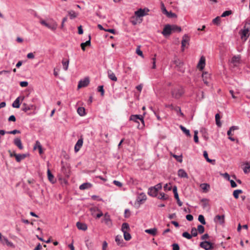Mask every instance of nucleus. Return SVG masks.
Returning <instances> with one entry per match:
<instances>
[{
  "label": "nucleus",
  "instance_id": "36",
  "mask_svg": "<svg viewBox=\"0 0 250 250\" xmlns=\"http://www.w3.org/2000/svg\"><path fill=\"white\" fill-rule=\"evenodd\" d=\"M158 198L161 200H167L168 199V196L163 192L160 193Z\"/></svg>",
  "mask_w": 250,
  "mask_h": 250
},
{
  "label": "nucleus",
  "instance_id": "60",
  "mask_svg": "<svg viewBox=\"0 0 250 250\" xmlns=\"http://www.w3.org/2000/svg\"><path fill=\"white\" fill-rule=\"evenodd\" d=\"M171 188H172V187L170 184L168 185V184H167L164 187V189L166 191H167V190L170 191V190H171Z\"/></svg>",
  "mask_w": 250,
  "mask_h": 250
},
{
  "label": "nucleus",
  "instance_id": "10",
  "mask_svg": "<svg viewBox=\"0 0 250 250\" xmlns=\"http://www.w3.org/2000/svg\"><path fill=\"white\" fill-rule=\"evenodd\" d=\"M249 31L247 29H246L244 28L243 30H241L239 31V34L241 36V38L242 40H244L246 41L249 36Z\"/></svg>",
  "mask_w": 250,
  "mask_h": 250
},
{
  "label": "nucleus",
  "instance_id": "33",
  "mask_svg": "<svg viewBox=\"0 0 250 250\" xmlns=\"http://www.w3.org/2000/svg\"><path fill=\"white\" fill-rule=\"evenodd\" d=\"M69 60L63 59L62 61V64L63 65V69L65 70H67L69 65Z\"/></svg>",
  "mask_w": 250,
  "mask_h": 250
},
{
  "label": "nucleus",
  "instance_id": "22",
  "mask_svg": "<svg viewBox=\"0 0 250 250\" xmlns=\"http://www.w3.org/2000/svg\"><path fill=\"white\" fill-rule=\"evenodd\" d=\"M39 149V153L40 154H42V153H43V151H42V146L41 145V143L39 141H37L36 142V143L34 145V149Z\"/></svg>",
  "mask_w": 250,
  "mask_h": 250
},
{
  "label": "nucleus",
  "instance_id": "58",
  "mask_svg": "<svg viewBox=\"0 0 250 250\" xmlns=\"http://www.w3.org/2000/svg\"><path fill=\"white\" fill-rule=\"evenodd\" d=\"M136 52L139 56L144 57L143 52L140 50V46L137 48Z\"/></svg>",
  "mask_w": 250,
  "mask_h": 250
},
{
  "label": "nucleus",
  "instance_id": "14",
  "mask_svg": "<svg viewBox=\"0 0 250 250\" xmlns=\"http://www.w3.org/2000/svg\"><path fill=\"white\" fill-rule=\"evenodd\" d=\"M89 83V79H84L83 80H81L78 83V88L80 89L83 87H86Z\"/></svg>",
  "mask_w": 250,
  "mask_h": 250
},
{
  "label": "nucleus",
  "instance_id": "54",
  "mask_svg": "<svg viewBox=\"0 0 250 250\" xmlns=\"http://www.w3.org/2000/svg\"><path fill=\"white\" fill-rule=\"evenodd\" d=\"M182 236L184 237H185L188 239H190L192 238V235H191L189 233H188V232H184L182 234Z\"/></svg>",
  "mask_w": 250,
  "mask_h": 250
},
{
  "label": "nucleus",
  "instance_id": "26",
  "mask_svg": "<svg viewBox=\"0 0 250 250\" xmlns=\"http://www.w3.org/2000/svg\"><path fill=\"white\" fill-rule=\"evenodd\" d=\"M173 62L176 65V66L179 67V68L182 67L184 64L183 62L178 58H175L173 61Z\"/></svg>",
  "mask_w": 250,
  "mask_h": 250
},
{
  "label": "nucleus",
  "instance_id": "32",
  "mask_svg": "<svg viewBox=\"0 0 250 250\" xmlns=\"http://www.w3.org/2000/svg\"><path fill=\"white\" fill-rule=\"evenodd\" d=\"M20 97H18L12 104V106L15 108H19L20 106Z\"/></svg>",
  "mask_w": 250,
  "mask_h": 250
},
{
  "label": "nucleus",
  "instance_id": "59",
  "mask_svg": "<svg viewBox=\"0 0 250 250\" xmlns=\"http://www.w3.org/2000/svg\"><path fill=\"white\" fill-rule=\"evenodd\" d=\"M10 72L8 71H0V75H2L3 77H8V75L9 74Z\"/></svg>",
  "mask_w": 250,
  "mask_h": 250
},
{
  "label": "nucleus",
  "instance_id": "45",
  "mask_svg": "<svg viewBox=\"0 0 250 250\" xmlns=\"http://www.w3.org/2000/svg\"><path fill=\"white\" fill-rule=\"evenodd\" d=\"M124 236L125 239L126 241H128V240H130V239L131 238L130 234L129 233H128L127 231L124 232Z\"/></svg>",
  "mask_w": 250,
  "mask_h": 250
},
{
  "label": "nucleus",
  "instance_id": "29",
  "mask_svg": "<svg viewBox=\"0 0 250 250\" xmlns=\"http://www.w3.org/2000/svg\"><path fill=\"white\" fill-rule=\"evenodd\" d=\"M145 231L148 234H150L153 236H155L156 235L157 229L156 228H153L150 229H146Z\"/></svg>",
  "mask_w": 250,
  "mask_h": 250
},
{
  "label": "nucleus",
  "instance_id": "28",
  "mask_svg": "<svg viewBox=\"0 0 250 250\" xmlns=\"http://www.w3.org/2000/svg\"><path fill=\"white\" fill-rule=\"evenodd\" d=\"M200 187L204 192H207L210 188L209 185L207 183L201 184Z\"/></svg>",
  "mask_w": 250,
  "mask_h": 250
},
{
  "label": "nucleus",
  "instance_id": "49",
  "mask_svg": "<svg viewBox=\"0 0 250 250\" xmlns=\"http://www.w3.org/2000/svg\"><path fill=\"white\" fill-rule=\"evenodd\" d=\"M115 241L117 242L118 245H120L122 243V242L123 241V240L122 239L121 236H117L115 238Z\"/></svg>",
  "mask_w": 250,
  "mask_h": 250
},
{
  "label": "nucleus",
  "instance_id": "56",
  "mask_svg": "<svg viewBox=\"0 0 250 250\" xmlns=\"http://www.w3.org/2000/svg\"><path fill=\"white\" fill-rule=\"evenodd\" d=\"M172 156L176 159V160L179 162L181 163L182 162V156H178L175 154H173Z\"/></svg>",
  "mask_w": 250,
  "mask_h": 250
},
{
  "label": "nucleus",
  "instance_id": "63",
  "mask_svg": "<svg viewBox=\"0 0 250 250\" xmlns=\"http://www.w3.org/2000/svg\"><path fill=\"white\" fill-rule=\"evenodd\" d=\"M107 248V243L106 241H104L103 243L102 250H106Z\"/></svg>",
  "mask_w": 250,
  "mask_h": 250
},
{
  "label": "nucleus",
  "instance_id": "9",
  "mask_svg": "<svg viewBox=\"0 0 250 250\" xmlns=\"http://www.w3.org/2000/svg\"><path fill=\"white\" fill-rule=\"evenodd\" d=\"M240 55L234 56L231 58L230 63L232 64L234 66H237L240 63Z\"/></svg>",
  "mask_w": 250,
  "mask_h": 250
},
{
  "label": "nucleus",
  "instance_id": "16",
  "mask_svg": "<svg viewBox=\"0 0 250 250\" xmlns=\"http://www.w3.org/2000/svg\"><path fill=\"white\" fill-rule=\"evenodd\" d=\"M58 26V24L57 22L54 21H52L48 23V25H47V27L49 29L54 31L55 30Z\"/></svg>",
  "mask_w": 250,
  "mask_h": 250
},
{
  "label": "nucleus",
  "instance_id": "48",
  "mask_svg": "<svg viewBox=\"0 0 250 250\" xmlns=\"http://www.w3.org/2000/svg\"><path fill=\"white\" fill-rule=\"evenodd\" d=\"M232 14V11L231 10L225 11L221 15V17H225L226 16H228Z\"/></svg>",
  "mask_w": 250,
  "mask_h": 250
},
{
  "label": "nucleus",
  "instance_id": "52",
  "mask_svg": "<svg viewBox=\"0 0 250 250\" xmlns=\"http://www.w3.org/2000/svg\"><path fill=\"white\" fill-rule=\"evenodd\" d=\"M198 133V132L197 130H195L194 131V141L196 143H198L199 142L198 137L197 136Z\"/></svg>",
  "mask_w": 250,
  "mask_h": 250
},
{
  "label": "nucleus",
  "instance_id": "62",
  "mask_svg": "<svg viewBox=\"0 0 250 250\" xmlns=\"http://www.w3.org/2000/svg\"><path fill=\"white\" fill-rule=\"evenodd\" d=\"M202 76L203 78H208V77H210V74L207 72H203Z\"/></svg>",
  "mask_w": 250,
  "mask_h": 250
},
{
  "label": "nucleus",
  "instance_id": "46",
  "mask_svg": "<svg viewBox=\"0 0 250 250\" xmlns=\"http://www.w3.org/2000/svg\"><path fill=\"white\" fill-rule=\"evenodd\" d=\"M197 230L199 233L202 234L204 232V227L202 225H199L197 226Z\"/></svg>",
  "mask_w": 250,
  "mask_h": 250
},
{
  "label": "nucleus",
  "instance_id": "35",
  "mask_svg": "<svg viewBox=\"0 0 250 250\" xmlns=\"http://www.w3.org/2000/svg\"><path fill=\"white\" fill-rule=\"evenodd\" d=\"M243 193V191L241 189H236L233 191V195L235 199H238L239 195Z\"/></svg>",
  "mask_w": 250,
  "mask_h": 250
},
{
  "label": "nucleus",
  "instance_id": "3",
  "mask_svg": "<svg viewBox=\"0 0 250 250\" xmlns=\"http://www.w3.org/2000/svg\"><path fill=\"white\" fill-rule=\"evenodd\" d=\"M146 198V196L144 193H140L137 197L135 205L139 207L141 204L145 202Z\"/></svg>",
  "mask_w": 250,
  "mask_h": 250
},
{
  "label": "nucleus",
  "instance_id": "5",
  "mask_svg": "<svg viewBox=\"0 0 250 250\" xmlns=\"http://www.w3.org/2000/svg\"><path fill=\"white\" fill-rule=\"evenodd\" d=\"M200 246L206 250H213L214 248L213 243L206 241L201 242Z\"/></svg>",
  "mask_w": 250,
  "mask_h": 250
},
{
  "label": "nucleus",
  "instance_id": "64",
  "mask_svg": "<svg viewBox=\"0 0 250 250\" xmlns=\"http://www.w3.org/2000/svg\"><path fill=\"white\" fill-rule=\"evenodd\" d=\"M173 250H179L180 248L177 244H173L172 245Z\"/></svg>",
  "mask_w": 250,
  "mask_h": 250
},
{
  "label": "nucleus",
  "instance_id": "34",
  "mask_svg": "<svg viewBox=\"0 0 250 250\" xmlns=\"http://www.w3.org/2000/svg\"><path fill=\"white\" fill-rule=\"evenodd\" d=\"M171 31L172 32H180L182 30L181 27L177 25H171Z\"/></svg>",
  "mask_w": 250,
  "mask_h": 250
},
{
  "label": "nucleus",
  "instance_id": "7",
  "mask_svg": "<svg viewBox=\"0 0 250 250\" xmlns=\"http://www.w3.org/2000/svg\"><path fill=\"white\" fill-rule=\"evenodd\" d=\"M0 242L3 245L6 244L8 247H14L13 243L9 241L7 238L2 235L1 233H0Z\"/></svg>",
  "mask_w": 250,
  "mask_h": 250
},
{
  "label": "nucleus",
  "instance_id": "13",
  "mask_svg": "<svg viewBox=\"0 0 250 250\" xmlns=\"http://www.w3.org/2000/svg\"><path fill=\"white\" fill-rule=\"evenodd\" d=\"M214 221L215 222L218 223L219 224L222 225L225 222V216L224 215H216L214 218Z\"/></svg>",
  "mask_w": 250,
  "mask_h": 250
},
{
  "label": "nucleus",
  "instance_id": "8",
  "mask_svg": "<svg viewBox=\"0 0 250 250\" xmlns=\"http://www.w3.org/2000/svg\"><path fill=\"white\" fill-rule=\"evenodd\" d=\"M171 33V26L170 24L166 25L162 32V34L165 37L169 36Z\"/></svg>",
  "mask_w": 250,
  "mask_h": 250
},
{
  "label": "nucleus",
  "instance_id": "50",
  "mask_svg": "<svg viewBox=\"0 0 250 250\" xmlns=\"http://www.w3.org/2000/svg\"><path fill=\"white\" fill-rule=\"evenodd\" d=\"M244 28L246 29H248L249 31H250V20H247L246 21L245 24L244 26Z\"/></svg>",
  "mask_w": 250,
  "mask_h": 250
},
{
  "label": "nucleus",
  "instance_id": "4",
  "mask_svg": "<svg viewBox=\"0 0 250 250\" xmlns=\"http://www.w3.org/2000/svg\"><path fill=\"white\" fill-rule=\"evenodd\" d=\"M149 9L147 8H140L135 12V15L136 17L140 18L147 15Z\"/></svg>",
  "mask_w": 250,
  "mask_h": 250
},
{
  "label": "nucleus",
  "instance_id": "25",
  "mask_svg": "<svg viewBox=\"0 0 250 250\" xmlns=\"http://www.w3.org/2000/svg\"><path fill=\"white\" fill-rule=\"evenodd\" d=\"M178 175L181 178H188L187 172L183 169H180L178 171Z\"/></svg>",
  "mask_w": 250,
  "mask_h": 250
},
{
  "label": "nucleus",
  "instance_id": "27",
  "mask_svg": "<svg viewBox=\"0 0 250 250\" xmlns=\"http://www.w3.org/2000/svg\"><path fill=\"white\" fill-rule=\"evenodd\" d=\"M47 177L49 181L51 183H54L56 182V180L54 179L53 175L51 173L49 169L47 170Z\"/></svg>",
  "mask_w": 250,
  "mask_h": 250
},
{
  "label": "nucleus",
  "instance_id": "11",
  "mask_svg": "<svg viewBox=\"0 0 250 250\" xmlns=\"http://www.w3.org/2000/svg\"><path fill=\"white\" fill-rule=\"evenodd\" d=\"M206 64V59L205 57L203 56H201L200 60L197 64V68L200 70H202L205 66Z\"/></svg>",
  "mask_w": 250,
  "mask_h": 250
},
{
  "label": "nucleus",
  "instance_id": "12",
  "mask_svg": "<svg viewBox=\"0 0 250 250\" xmlns=\"http://www.w3.org/2000/svg\"><path fill=\"white\" fill-rule=\"evenodd\" d=\"M189 37L188 36L185 34L183 36L182 38V40L181 42L182 46H181V50L182 51H184L185 50V47L187 43H188L189 42Z\"/></svg>",
  "mask_w": 250,
  "mask_h": 250
},
{
  "label": "nucleus",
  "instance_id": "41",
  "mask_svg": "<svg viewBox=\"0 0 250 250\" xmlns=\"http://www.w3.org/2000/svg\"><path fill=\"white\" fill-rule=\"evenodd\" d=\"M62 171L65 176H66L67 177H68L69 176V170L67 169L64 166L62 167Z\"/></svg>",
  "mask_w": 250,
  "mask_h": 250
},
{
  "label": "nucleus",
  "instance_id": "18",
  "mask_svg": "<svg viewBox=\"0 0 250 250\" xmlns=\"http://www.w3.org/2000/svg\"><path fill=\"white\" fill-rule=\"evenodd\" d=\"M14 156L18 162H20L21 160L25 159L26 157V154H16L15 151H14Z\"/></svg>",
  "mask_w": 250,
  "mask_h": 250
},
{
  "label": "nucleus",
  "instance_id": "20",
  "mask_svg": "<svg viewBox=\"0 0 250 250\" xmlns=\"http://www.w3.org/2000/svg\"><path fill=\"white\" fill-rule=\"evenodd\" d=\"M91 36L89 35V40L85 42H82L81 44V47L83 51H85L86 46H90L91 45Z\"/></svg>",
  "mask_w": 250,
  "mask_h": 250
},
{
  "label": "nucleus",
  "instance_id": "21",
  "mask_svg": "<svg viewBox=\"0 0 250 250\" xmlns=\"http://www.w3.org/2000/svg\"><path fill=\"white\" fill-rule=\"evenodd\" d=\"M157 191L155 188L154 187H151L148 189V194L151 196L156 197L157 194Z\"/></svg>",
  "mask_w": 250,
  "mask_h": 250
},
{
  "label": "nucleus",
  "instance_id": "44",
  "mask_svg": "<svg viewBox=\"0 0 250 250\" xmlns=\"http://www.w3.org/2000/svg\"><path fill=\"white\" fill-rule=\"evenodd\" d=\"M98 210H99V208L97 207H93L90 208V211L91 212V215L93 216H95L96 215V212H98Z\"/></svg>",
  "mask_w": 250,
  "mask_h": 250
},
{
  "label": "nucleus",
  "instance_id": "42",
  "mask_svg": "<svg viewBox=\"0 0 250 250\" xmlns=\"http://www.w3.org/2000/svg\"><path fill=\"white\" fill-rule=\"evenodd\" d=\"M220 116L219 114L217 113L215 115V121H216V125L219 127H220L222 125V124L220 121Z\"/></svg>",
  "mask_w": 250,
  "mask_h": 250
},
{
  "label": "nucleus",
  "instance_id": "57",
  "mask_svg": "<svg viewBox=\"0 0 250 250\" xmlns=\"http://www.w3.org/2000/svg\"><path fill=\"white\" fill-rule=\"evenodd\" d=\"M191 235H192V236H193L194 237L196 236L197 235V234H198L197 229L195 228H193L191 229Z\"/></svg>",
  "mask_w": 250,
  "mask_h": 250
},
{
  "label": "nucleus",
  "instance_id": "43",
  "mask_svg": "<svg viewBox=\"0 0 250 250\" xmlns=\"http://www.w3.org/2000/svg\"><path fill=\"white\" fill-rule=\"evenodd\" d=\"M129 229V225L127 223H124L122 224V230L123 232L127 231V230Z\"/></svg>",
  "mask_w": 250,
  "mask_h": 250
},
{
  "label": "nucleus",
  "instance_id": "61",
  "mask_svg": "<svg viewBox=\"0 0 250 250\" xmlns=\"http://www.w3.org/2000/svg\"><path fill=\"white\" fill-rule=\"evenodd\" d=\"M161 6H162V10L163 13L166 15L167 14H168V11L167 10L166 7H165V5L163 2L161 3Z\"/></svg>",
  "mask_w": 250,
  "mask_h": 250
},
{
  "label": "nucleus",
  "instance_id": "31",
  "mask_svg": "<svg viewBox=\"0 0 250 250\" xmlns=\"http://www.w3.org/2000/svg\"><path fill=\"white\" fill-rule=\"evenodd\" d=\"M201 202L202 203V206L204 208L209 206V200L208 199L203 198L201 200Z\"/></svg>",
  "mask_w": 250,
  "mask_h": 250
},
{
  "label": "nucleus",
  "instance_id": "55",
  "mask_svg": "<svg viewBox=\"0 0 250 250\" xmlns=\"http://www.w3.org/2000/svg\"><path fill=\"white\" fill-rule=\"evenodd\" d=\"M98 91L101 93L102 96H104V91L103 85H100L98 87Z\"/></svg>",
  "mask_w": 250,
  "mask_h": 250
},
{
  "label": "nucleus",
  "instance_id": "2",
  "mask_svg": "<svg viewBox=\"0 0 250 250\" xmlns=\"http://www.w3.org/2000/svg\"><path fill=\"white\" fill-rule=\"evenodd\" d=\"M130 120L134 121L135 122H136L137 123H139L138 120L141 121L142 125L140 127L139 126L140 125H138V127L139 128H142L145 126V123H144V121L143 120V118L141 115H131L130 117Z\"/></svg>",
  "mask_w": 250,
  "mask_h": 250
},
{
  "label": "nucleus",
  "instance_id": "15",
  "mask_svg": "<svg viewBox=\"0 0 250 250\" xmlns=\"http://www.w3.org/2000/svg\"><path fill=\"white\" fill-rule=\"evenodd\" d=\"M14 144L17 146L20 149L22 150L23 148L21 140L20 138H16L14 140Z\"/></svg>",
  "mask_w": 250,
  "mask_h": 250
},
{
  "label": "nucleus",
  "instance_id": "37",
  "mask_svg": "<svg viewBox=\"0 0 250 250\" xmlns=\"http://www.w3.org/2000/svg\"><path fill=\"white\" fill-rule=\"evenodd\" d=\"M77 112L81 116H84L85 114L84 108L83 107H79L77 109Z\"/></svg>",
  "mask_w": 250,
  "mask_h": 250
},
{
  "label": "nucleus",
  "instance_id": "40",
  "mask_svg": "<svg viewBox=\"0 0 250 250\" xmlns=\"http://www.w3.org/2000/svg\"><path fill=\"white\" fill-rule=\"evenodd\" d=\"M68 15H69L70 16V18L71 19H73L75 18H76L78 16V14L75 13V11H73V10H70L68 12Z\"/></svg>",
  "mask_w": 250,
  "mask_h": 250
},
{
  "label": "nucleus",
  "instance_id": "1",
  "mask_svg": "<svg viewBox=\"0 0 250 250\" xmlns=\"http://www.w3.org/2000/svg\"><path fill=\"white\" fill-rule=\"evenodd\" d=\"M172 96L175 99L180 98L184 93V90L181 86H177L172 91Z\"/></svg>",
  "mask_w": 250,
  "mask_h": 250
},
{
  "label": "nucleus",
  "instance_id": "19",
  "mask_svg": "<svg viewBox=\"0 0 250 250\" xmlns=\"http://www.w3.org/2000/svg\"><path fill=\"white\" fill-rule=\"evenodd\" d=\"M83 144V141L82 139H79L75 146V151L78 152L82 146Z\"/></svg>",
  "mask_w": 250,
  "mask_h": 250
},
{
  "label": "nucleus",
  "instance_id": "30",
  "mask_svg": "<svg viewBox=\"0 0 250 250\" xmlns=\"http://www.w3.org/2000/svg\"><path fill=\"white\" fill-rule=\"evenodd\" d=\"M244 165L245 166L243 168L244 172L246 174L249 173L250 172V163L246 162Z\"/></svg>",
  "mask_w": 250,
  "mask_h": 250
},
{
  "label": "nucleus",
  "instance_id": "17",
  "mask_svg": "<svg viewBox=\"0 0 250 250\" xmlns=\"http://www.w3.org/2000/svg\"><path fill=\"white\" fill-rule=\"evenodd\" d=\"M23 107H22V110L24 112H27L28 110H31V109H36V106L34 105H28L24 103L23 104Z\"/></svg>",
  "mask_w": 250,
  "mask_h": 250
},
{
  "label": "nucleus",
  "instance_id": "53",
  "mask_svg": "<svg viewBox=\"0 0 250 250\" xmlns=\"http://www.w3.org/2000/svg\"><path fill=\"white\" fill-rule=\"evenodd\" d=\"M166 15L168 18H171L177 17L176 14L175 13L172 12L171 11L168 12V14H167Z\"/></svg>",
  "mask_w": 250,
  "mask_h": 250
},
{
  "label": "nucleus",
  "instance_id": "38",
  "mask_svg": "<svg viewBox=\"0 0 250 250\" xmlns=\"http://www.w3.org/2000/svg\"><path fill=\"white\" fill-rule=\"evenodd\" d=\"M90 187H91V184L89 183H84V184H83L82 185H81L80 186L79 188L81 190H83V189L88 188Z\"/></svg>",
  "mask_w": 250,
  "mask_h": 250
},
{
  "label": "nucleus",
  "instance_id": "39",
  "mask_svg": "<svg viewBox=\"0 0 250 250\" xmlns=\"http://www.w3.org/2000/svg\"><path fill=\"white\" fill-rule=\"evenodd\" d=\"M180 128L183 131V132L186 134V135L189 137L190 136V132L188 129H187L186 128L181 125L180 126Z\"/></svg>",
  "mask_w": 250,
  "mask_h": 250
},
{
  "label": "nucleus",
  "instance_id": "23",
  "mask_svg": "<svg viewBox=\"0 0 250 250\" xmlns=\"http://www.w3.org/2000/svg\"><path fill=\"white\" fill-rule=\"evenodd\" d=\"M76 226L78 229L81 230H86L87 229V225L84 223L78 222L77 223Z\"/></svg>",
  "mask_w": 250,
  "mask_h": 250
},
{
  "label": "nucleus",
  "instance_id": "24",
  "mask_svg": "<svg viewBox=\"0 0 250 250\" xmlns=\"http://www.w3.org/2000/svg\"><path fill=\"white\" fill-rule=\"evenodd\" d=\"M203 156L204 158L206 159L208 163H211L212 165H215V160H211L208 157V154L207 151H204L203 152Z\"/></svg>",
  "mask_w": 250,
  "mask_h": 250
},
{
  "label": "nucleus",
  "instance_id": "6",
  "mask_svg": "<svg viewBox=\"0 0 250 250\" xmlns=\"http://www.w3.org/2000/svg\"><path fill=\"white\" fill-rule=\"evenodd\" d=\"M109 228L112 226V221L110 219V215L108 213H106L104 215L103 220L102 221Z\"/></svg>",
  "mask_w": 250,
  "mask_h": 250
},
{
  "label": "nucleus",
  "instance_id": "47",
  "mask_svg": "<svg viewBox=\"0 0 250 250\" xmlns=\"http://www.w3.org/2000/svg\"><path fill=\"white\" fill-rule=\"evenodd\" d=\"M198 220L200 221L203 225L206 224V221L205 220L204 216L203 215H199L198 216Z\"/></svg>",
  "mask_w": 250,
  "mask_h": 250
},
{
  "label": "nucleus",
  "instance_id": "51",
  "mask_svg": "<svg viewBox=\"0 0 250 250\" xmlns=\"http://www.w3.org/2000/svg\"><path fill=\"white\" fill-rule=\"evenodd\" d=\"M220 21H221V19H220V17H216L215 19H214L212 21V22L214 23V24H217V25H218L220 24Z\"/></svg>",
  "mask_w": 250,
  "mask_h": 250
}]
</instances>
